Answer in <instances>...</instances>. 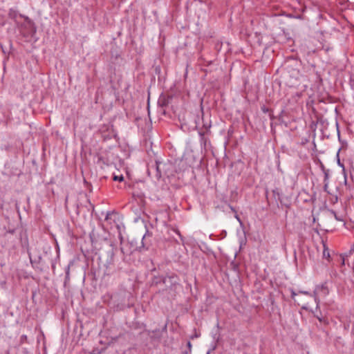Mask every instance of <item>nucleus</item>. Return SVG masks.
I'll return each mask as SVG.
<instances>
[{
  "instance_id": "nucleus-1",
  "label": "nucleus",
  "mask_w": 354,
  "mask_h": 354,
  "mask_svg": "<svg viewBox=\"0 0 354 354\" xmlns=\"http://www.w3.org/2000/svg\"><path fill=\"white\" fill-rule=\"evenodd\" d=\"M161 282L165 286V288L159 290L158 292L162 294L167 298L174 297L176 295V287L179 285L178 277L174 274L154 281L156 285Z\"/></svg>"
},
{
  "instance_id": "nucleus-2",
  "label": "nucleus",
  "mask_w": 354,
  "mask_h": 354,
  "mask_svg": "<svg viewBox=\"0 0 354 354\" xmlns=\"http://www.w3.org/2000/svg\"><path fill=\"white\" fill-rule=\"evenodd\" d=\"M329 292L330 290L327 282H324L321 285L316 286L313 292L314 299L317 304L316 309H318L319 306L320 301L319 297H325L329 294Z\"/></svg>"
},
{
  "instance_id": "nucleus-3",
  "label": "nucleus",
  "mask_w": 354,
  "mask_h": 354,
  "mask_svg": "<svg viewBox=\"0 0 354 354\" xmlns=\"http://www.w3.org/2000/svg\"><path fill=\"white\" fill-rule=\"evenodd\" d=\"M200 136V142L201 145L205 148L207 147V142H209V139L205 137L206 133L203 132L202 130L198 132Z\"/></svg>"
},
{
  "instance_id": "nucleus-4",
  "label": "nucleus",
  "mask_w": 354,
  "mask_h": 354,
  "mask_svg": "<svg viewBox=\"0 0 354 354\" xmlns=\"http://www.w3.org/2000/svg\"><path fill=\"white\" fill-rule=\"evenodd\" d=\"M8 15L10 19H16L19 16V13L16 9L12 8L9 9Z\"/></svg>"
},
{
  "instance_id": "nucleus-5",
  "label": "nucleus",
  "mask_w": 354,
  "mask_h": 354,
  "mask_svg": "<svg viewBox=\"0 0 354 354\" xmlns=\"http://www.w3.org/2000/svg\"><path fill=\"white\" fill-rule=\"evenodd\" d=\"M272 194H273L276 201H279L281 202V194L278 189H273Z\"/></svg>"
},
{
  "instance_id": "nucleus-6",
  "label": "nucleus",
  "mask_w": 354,
  "mask_h": 354,
  "mask_svg": "<svg viewBox=\"0 0 354 354\" xmlns=\"http://www.w3.org/2000/svg\"><path fill=\"white\" fill-rule=\"evenodd\" d=\"M211 127H212L211 123L203 124V128L205 129V131H204V132L207 133V134H209L210 133V128H211Z\"/></svg>"
},
{
  "instance_id": "nucleus-7",
  "label": "nucleus",
  "mask_w": 354,
  "mask_h": 354,
  "mask_svg": "<svg viewBox=\"0 0 354 354\" xmlns=\"http://www.w3.org/2000/svg\"><path fill=\"white\" fill-rule=\"evenodd\" d=\"M323 245H324L323 257L325 258L330 257L329 251H328V248H326V245L324 243H323Z\"/></svg>"
},
{
  "instance_id": "nucleus-8",
  "label": "nucleus",
  "mask_w": 354,
  "mask_h": 354,
  "mask_svg": "<svg viewBox=\"0 0 354 354\" xmlns=\"http://www.w3.org/2000/svg\"><path fill=\"white\" fill-rule=\"evenodd\" d=\"M328 178V175L326 174L325 175V179H324V192H327L328 194H329V191L328 190V182H326V178Z\"/></svg>"
},
{
  "instance_id": "nucleus-9",
  "label": "nucleus",
  "mask_w": 354,
  "mask_h": 354,
  "mask_svg": "<svg viewBox=\"0 0 354 354\" xmlns=\"http://www.w3.org/2000/svg\"><path fill=\"white\" fill-rule=\"evenodd\" d=\"M113 216H115V214L114 212H107V214H106V215L105 220H106V221L111 220V219H112V217H113Z\"/></svg>"
},
{
  "instance_id": "nucleus-10",
  "label": "nucleus",
  "mask_w": 354,
  "mask_h": 354,
  "mask_svg": "<svg viewBox=\"0 0 354 354\" xmlns=\"http://www.w3.org/2000/svg\"><path fill=\"white\" fill-rule=\"evenodd\" d=\"M20 343L24 344L28 343V337L26 335H22L20 337Z\"/></svg>"
},
{
  "instance_id": "nucleus-11",
  "label": "nucleus",
  "mask_w": 354,
  "mask_h": 354,
  "mask_svg": "<svg viewBox=\"0 0 354 354\" xmlns=\"http://www.w3.org/2000/svg\"><path fill=\"white\" fill-rule=\"evenodd\" d=\"M113 180H115V181H120V182H122L124 180V177L122 175H120V176H113Z\"/></svg>"
},
{
  "instance_id": "nucleus-12",
  "label": "nucleus",
  "mask_w": 354,
  "mask_h": 354,
  "mask_svg": "<svg viewBox=\"0 0 354 354\" xmlns=\"http://www.w3.org/2000/svg\"><path fill=\"white\" fill-rule=\"evenodd\" d=\"M19 16H20L21 17H24V18L25 19V20H26V21H28L29 23H30V24H33V23L31 21V20L29 19V17H25V16H24V15H19Z\"/></svg>"
},
{
  "instance_id": "nucleus-13",
  "label": "nucleus",
  "mask_w": 354,
  "mask_h": 354,
  "mask_svg": "<svg viewBox=\"0 0 354 354\" xmlns=\"http://www.w3.org/2000/svg\"><path fill=\"white\" fill-rule=\"evenodd\" d=\"M299 293H301V294H304V295H309V296H313V294H311V293H310L308 291H299Z\"/></svg>"
},
{
  "instance_id": "nucleus-14",
  "label": "nucleus",
  "mask_w": 354,
  "mask_h": 354,
  "mask_svg": "<svg viewBox=\"0 0 354 354\" xmlns=\"http://www.w3.org/2000/svg\"><path fill=\"white\" fill-rule=\"evenodd\" d=\"M297 294L295 292V291L294 290H291V298L292 299H295V296L297 295Z\"/></svg>"
},
{
  "instance_id": "nucleus-15",
  "label": "nucleus",
  "mask_w": 354,
  "mask_h": 354,
  "mask_svg": "<svg viewBox=\"0 0 354 354\" xmlns=\"http://www.w3.org/2000/svg\"><path fill=\"white\" fill-rule=\"evenodd\" d=\"M261 110L263 113H267L268 112L269 109L268 108H266L265 106H263V107H261Z\"/></svg>"
},
{
  "instance_id": "nucleus-16",
  "label": "nucleus",
  "mask_w": 354,
  "mask_h": 354,
  "mask_svg": "<svg viewBox=\"0 0 354 354\" xmlns=\"http://www.w3.org/2000/svg\"><path fill=\"white\" fill-rule=\"evenodd\" d=\"M69 279V268H68L67 271L66 272V281Z\"/></svg>"
},
{
  "instance_id": "nucleus-17",
  "label": "nucleus",
  "mask_w": 354,
  "mask_h": 354,
  "mask_svg": "<svg viewBox=\"0 0 354 354\" xmlns=\"http://www.w3.org/2000/svg\"><path fill=\"white\" fill-rule=\"evenodd\" d=\"M315 316L317 317V319L320 322H322L324 321V319H323L322 317H320V316H319V315H315Z\"/></svg>"
},
{
  "instance_id": "nucleus-18",
  "label": "nucleus",
  "mask_w": 354,
  "mask_h": 354,
  "mask_svg": "<svg viewBox=\"0 0 354 354\" xmlns=\"http://www.w3.org/2000/svg\"><path fill=\"white\" fill-rule=\"evenodd\" d=\"M187 346H188V348H189V351H191L192 344H191V342H187Z\"/></svg>"
},
{
  "instance_id": "nucleus-19",
  "label": "nucleus",
  "mask_w": 354,
  "mask_h": 354,
  "mask_svg": "<svg viewBox=\"0 0 354 354\" xmlns=\"http://www.w3.org/2000/svg\"><path fill=\"white\" fill-rule=\"evenodd\" d=\"M302 308H303V309H305V310H307V309H308V308H307L306 306H302Z\"/></svg>"
},
{
  "instance_id": "nucleus-20",
  "label": "nucleus",
  "mask_w": 354,
  "mask_h": 354,
  "mask_svg": "<svg viewBox=\"0 0 354 354\" xmlns=\"http://www.w3.org/2000/svg\"><path fill=\"white\" fill-rule=\"evenodd\" d=\"M209 353H210V352H209V351H208V352L207 353V354H209Z\"/></svg>"
}]
</instances>
